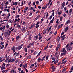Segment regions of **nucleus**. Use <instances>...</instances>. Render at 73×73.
<instances>
[{"label": "nucleus", "mask_w": 73, "mask_h": 73, "mask_svg": "<svg viewBox=\"0 0 73 73\" xmlns=\"http://www.w3.org/2000/svg\"><path fill=\"white\" fill-rule=\"evenodd\" d=\"M65 50V48H63L62 49V51L61 54V55H65L66 54V50Z\"/></svg>", "instance_id": "nucleus-1"}, {"label": "nucleus", "mask_w": 73, "mask_h": 73, "mask_svg": "<svg viewBox=\"0 0 73 73\" xmlns=\"http://www.w3.org/2000/svg\"><path fill=\"white\" fill-rule=\"evenodd\" d=\"M23 44H22L21 45L19 46H18L16 47L15 49L16 50H17L18 49L19 50H20V49H21L23 48Z\"/></svg>", "instance_id": "nucleus-2"}, {"label": "nucleus", "mask_w": 73, "mask_h": 73, "mask_svg": "<svg viewBox=\"0 0 73 73\" xmlns=\"http://www.w3.org/2000/svg\"><path fill=\"white\" fill-rule=\"evenodd\" d=\"M35 26V23H34L32 25H31V26L29 27V29H31V28H34Z\"/></svg>", "instance_id": "nucleus-3"}, {"label": "nucleus", "mask_w": 73, "mask_h": 73, "mask_svg": "<svg viewBox=\"0 0 73 73\" xmlns=\"http://www.w3.org/2000/svg\"><path fill=\"white\" fill-rule=\"evenodd\" d=\"M40 22L39 21H38L37 22L36 24V28H38L39 27H40V25H39V24H40Z\"/></svg>", "instance_id": "nucleus-4"}, {"label": "nucleus", "mask_w": 73, "mask_h": 73, "mask_svg": "<svg viewBox=\"0 0 73 73\" xmlns=\"http://www.w3.org/2000/svg\"><path fill=\"white\" fill-rule=\"evenodd\" d=\"M32 35H30L29 36V37L28 38V40H32Z\"/></svg>", "instance_id": "nucleus-5"}, {"label": "nucleus", "mask_w": 73, "mask_h": 73, "mask_svg": "<svg viewBox=\"0 0 73 73\" xmlns=\"http://www.w3.org/2000/svg\"><path fill=\"white\" fill-rule=\"evenodd\" d=\"M8 32H5V33H4V36H5V38L7 36V35H8Z\"/></svg>", "instance_id": "nucleus-6"}, {"label": "nucleus", "mask_w": 73, "mask_h": 73, "mask_svg": "<svg viewBox=\"0 0 73 73\" xmlns=\"http://www.w3.org/2000/svg\"><path fill=\"white\" fill-rule=\"evenodd\" d=\"M55 68L54 66H52L51 68V69H52V72H54L55 71Z\"/></svg>", "instance_id": "nucleus-7"}, {"label": "nucleus", "mask_w": 73, "mask_h": 73, "mask_svg": "<svg viewBox=\"0 0 73 73\" xmlns=\"http://www.w3.org/2000/svg\"><path fill=\"white\" fill-rule=\"evenodd\" d=\"M15 49H16V48H15V47L13 46L12 48H11V50H13V53H15Z\"/></svg>", "instance_id": "nucleus-8"}, {"label": "nucleus", "mask_w": 73, "mask_h": 73, "mask_svg": "<svg viewBox=\"0 0 73 73\" xmlns=\"http://www.w3.org/2000/svg\"><path fill=\"white\" fill-rule=\"evenodd\" d=\"M21 37L20 35H18L16 37V41H17L19 39V38H21Z\"/></svg>", "instance_id": "nucleus-9"}, {"label": "nucleus", "mask_w": 73, "mask_h": 73, "mask_svg": "<svg viewBox=\"0 0 73 73\" xmlns=\"http://www.w3.org/2000/svg\"><path fill=\"white\" fill-rule=\"evenodd\" d=\"M40 15H38L37 16L35 19V20H38L40 18Z\"/></svg>", "instance_id": "nucleus-10"}, {"label": "nucleus", "mask_w": 73, "mask_h": 73, "mask_svg": "<svg viewBox=\"0 0 73 73\" xmlns=\"http://www.w3.org/2000/svg\"><path fill=\"white\" fill-rule=\"evenodd\" d=\"M30 33L29 32V31H28V32L26 33L25 35L26 36H29V35Z\"/></svg>", "instance_id": "nucleus-11"}, {"label": "nucleus", "mask_w": 73, "mask_h": 73, "mask_svg": "<svg viewBox=\"0 0 73 73\" xmlns=\"http://www.w3.org/2000/svg\"><path fill=\"white\" fill-rule=\"evenodd\" d=\"M9 23H13V21L11 19H10L8 21Z\"/></svg>", "instance_id": "nucleus-12"}, {"label": "nucleus", "mask_w": 73, "mask_h": 73, "mask_svg": "<svg viewBox=\"0 0 73 73\" xmlns=\"http://www.w3.org/2000/svg\"><path fill=\"white\" fill-rule=\"evenodd\" d=\"M57 39L58 42H60V37H57Z\"/></svg>", "instance_id": "nucleus-13"}, {"label": "nucleus", "mask_w": 73, "mask_h": 73, "mask_svg": "<svg viewBox=\"0 0 73 73\" xmlns=\"http://www.w3.org/2000/svg\"><path fill=\"white\" fill-rule=\"evenodd\" d=\"M27 48L26 47H25L24 48V51L25 52V53H27Z\"/></svg>", "instance_id": "nucleus-14"}, {"label": "nucleus", "mask_w": 73, "mask_h": 73, "mask_svg": "<svg viewBox=\"0 0 73 73\" xmlns=\"http://www.w3.org/2000/svg\"><path fill=\"white\" fill-rule=\"evenodd\" d=\"M5 69V67L3 66L1 67V70H3L4 69Z\"/></svg>", "instance_id": "nucleus-15"}, {"label": "nucleus", "mask_w": 73, "mask_h": 73, "mask_svg": "<svg viewBox=\"0 0 73 73\" xmlns=\"http://www.w3.org/2000/svg\"><path fill=\"white\" fill-rule=\"evenodd\" d=\"M65 2H63V3H62V7H64V6H65Z\"/></svg>", "instance_id": "nucleus-16"}, {"label": "nucleus", "mask_w": 73, "mask_h": 73, "mask_svg": "<svg viewBox=\"0 0 73 73\" xmlns=\"http://www.w3.org/2000/svg\"><path fill=\"white\" fill-rule=\"evenodd\" d=\"M61 43H59L58 44L57 46L58 48H60V46H61Z\"/></svg>", "instance_id": "nucleus-17"}, {"label": "nucleus", "mask_w": 73, "mask_h": 73, "mask_svg": "<svg viewBox=\"0 0 73 73\" xmlns=\"http://www.w3.org/2000/svg\"><path fill=\"white\" fill-rule=\"evenodd\" d=\"M70 20H68L66 22L67 24H68L69 23H70Z\"/></svg>", "instance_id": "nucleus-18"}, {"label": "nucleus", "mask_w": 73, "mask_h": 73, "mask_svg": "<svg viewBox=\"0 0 73 73\" xmlns=\"http://www.w3.org/2000/svg\"><path fill=\"white\" fill-rule=\"evenodd\" d=\"M43 31V34L44 35H45V33H46V30L44 29Z\"/></svg>", "instance_id": "nucleus-19"}, {"label": "nucleus", "mask_w": 73, "mask_h": 73, "mask_svg": "<svg viewBox=\"0 0 73 73\" xmlns=\"http://www.w3.org/2000/svg\"><path fill=\"white\" fill-rule=\"evenodd\" d=\"M25 30V28L24 27L21 29V31L23 32H24Z\"/></svg>", "instance_id": "nucleus-20"}, {"label": "nucleus", "mask_w": 73, "mask_h": 73, "mask_svg": "<svg viewBox=\"0 0 73 73\" xmlns=\"http://www.w3.org/2000/svg\"><path fill=\"white\" fill-rule=\"evenodd\" d=\"M68 28H69L68 27H66L64 30V32H66V31L68 29Z\"/></svg>", "instance_id": "nucleus-21"}, {"label": "nucleus", "mask_w": 73, "mask_h": 73, "mask_svg": "<svg viewBox=\"0 0 73 73\" xmlns=\"http://www.w3.org/2000/svg\"><path fill=\"white\" fill-rule=\"evenodd\" d=\"M72 11H73V9H71L69 10V13H72Z\"/></svg>", "instance_id": "nucleus-22"}, {"label": "nucleus", "mask_w": 73, "mask_h": 73, "mask_svg": "<svg viewBox=\"0 0 73 73\" xmlns=\"http://www.w3.org/2000/svg\"><path fill=\"white\" fill-rule=\"evenodd\" d=\"M38 35H37L35 37V38H36V40H37L38 39Z\"/></svg>", "instance_id": "nucleus-23"}, {"label": "nucleus", "mask_w": 73, "mask_h": 73, "mask_svg": "<svg viewBox=\"0 0 73 73\" xmlns=\"http://www.w3.org/2000/svg\"><path fill=\"white\" fill-rule=\"evenodd\" d=\"M53 21H54V19H52L50 21V23L52 24H53Z\"/></svg>", "instance_id": "nucleus-24"}, {"label": "nucleus", "mask_w": 73, "mask_h": 73, "mask_svg": "<svg viewBox=\"0 0 73 73\" xmlns=\"http://www.w3.org/2000/svg\"><path fill=\"white\" fill-rule=\"evenodd\" d=\"M62 19H63V17H61L60 18V21H62Z\"/></svg>", "instance_id": "nucleus-25"}, {"label": "nucleus", "mask_w": 73, "mask_h": 73, "mask_svg": "<svg viewBox=\"0 0 73 73\" xmlns=\"http://www.w3.org/2000/svg\"><path fill=\"white\" fill-rule=\"evenodd\" d=\"M62 11H60L59 12H58V15H61V13L62 12Z\"/></svg>", "instance_id": "nucleus-26"}, {"label": "nucleus", "mask_w": 73, "mask_h": 73, "mask_svg": "<svg viewBox=\"0 0 73 73\" xmlns=\"http://www.w3.org/2000/svg\"><path fill=\"white\" fill-rule=\"evenodd\" d=\"M13 61H15V59H11V62H13Z\"/></svg>", "instance_id": "nucleus-27"}, {"label": "nucleus", "mask_w": 73, "mask_h": 73, "mask_svg": "<svg viewBox=\"0 0 73 73\" xmlns=\"http://www.w3.org/2000/svg\"><path fill=\"white\" fill-rule=\"evenodd\" d=\"M57 62H58V60H56V61L55 60V61L54 62V64H57Z\"/></svg>", "instance_id": "nucleus-28"}, {"label": "nucleus", "mask_w": 73, "mask_h": 73, "mask_svg": "<svg viewBox=\"0 0 73 73\" xmlns=\"http://www.w3.org/2000/svg\"><path fill=\"white\" fill-rule=\"evenodd\" d=\"M0 37L1 38V40H3V36H2V35H1Z\"/></svg>", "instance_id": "nucleus-29"}, {"label": "nucleus", "mask_w": 73, "mask_h": 73, "mask_svg": "<svg viewBox=\"0 0 73 73\" xmlns=\"http://www.w3.org/2000/svg\"><path fill=\"white\" fill-rule=\"evenodd\" d=\"M54 56L55 57H56V58H58V57H59V55H55Z\"/></svg>", "instance_id": "nucleus-30"}, {"label": "nucleus", "mask_w": 73, "mask_h": 73, "mask_svg": "<svg viewBox=\"0 0 73 73\" xmlns=\"http://www.w3.org/2000/svg\"><path fill=\"white\" fill-rule=\"evenodd\" d=\"M47 7H48V5H46L44 7V9H46V8H47Z\"/></svg>", "instance_id": "nucleus-31"}, {"label": "nucleus", "mask_w": 73, "mask_h": 73, "mask_svg": "<svg viewBox=\"0 0 73 73\" xmlns=\"http://www.w3.org/2000/svg\"><path fill=\"white\" fill-rule=\"evenodd\" d=\"M48 49V46H46L45 48H44V50H46Z\"/></svg>", "instance_id": "nucleus-32"}, {"label": "nucleus", "mask_w": 73, "mask_h": 73, "mask_svg": "<svg viewBox=\"0 0 73 73\" xmlns=\"http://www.w3.org/2000/svg\"><path fill=\"white\" fill-rule=\"evenodd\" d=\"M70 45L72 46V45L73 44V41H72L70 43Z\"/></svg>", "instance_id": "nucleus-33"}, {"label": "nucleus", "mask_w": 73, "mask_h": 73, "mask_svg": "<svg viewBox=\"0 0 73 73\" xmlns=\"http://www.w3.org/2000/svg\"><path fill=\"white\" fill-rule=\"evenodd\" d=\"M31 55H29V56H28L27 57V58L28 59H29L30 58H31Z\"/></svg>", "instance_id": "nucleus-34"}, {"label": "nucleus", "mask_w": 73, "mask_h": 73, "mask_svg": "<svg viewBox=\"0 0 73 73\" xmlns=\"http://www.w3.org/2000/svg\"><path fill=\"white\" fill-rule=\"evenodd\" d=\"M19 17V15H18L15 17V18L16 19H17Z\"/></svg>", "instance_id": "nucleus-35"}, {"label": "nucleus", "mask_w": 73, "mask_h": 73, "mask_svg": "<svg viewBox=\"0 0 73 73\" xmlns=\"http://www.w3.org/2000/svg\"><path fill=\"white\" fill-rule=\"evenodd\" d=\"M8 44L7 43H6V45L5 46V48H7V46H8Z\"/></svg>", "instance_id": "nucleus-36"}, {"label": "nucleus", "mask_w": 73, "mask_h": 73, "mask_svg": "<svg viewBox=\"0 0 73 73\" xmlns=\"http://www.w3.org/2000/svg\"><path fill=\"white\" fill-rule=\"evenodd\" d=\"M70 47H68L67 48V50L68 51L69 50H70Z\"/></svg>", "instance_id": "nucleus-37"}, {"label": "nucleus", "mask_w": 73, "mask_h": 73, "mask_svg": "<svg viewBox=\"0 0 73 73\" xmlns=\"http://www.w3.org/2000/svg\"><path fill=\"white\" fill-rule=\"evenodd\" d=\"M6 72V70H3L2 71V73H5Z\"/></svg>", "instance_id": "nucleus-38"}, {"label": "nucleus", "mask_w": 73, "mask_h": 73, "mask_svg": "<svg viewBox=\"0 0 73 73\" xmlns=\"http://www.w3.org/2000/svg\"><path fill=\"white\" fill-rule=\"evenodd\" d=\"M48 58H49V56H48V55L47 56L46 58V60H48Z\"/></svg>", "instance_id": "nucleus-39"}, {"label": "nucleus", "mask_w": 73, "mask_h": 73, "mask_svg": "<svg viewBox=\"0 0 73 73\" xmlns=\"http://www.w3.org/2000/svg\"><path fill=\"white\" fill-rule=\"evenodd\" d=\"M4 43V42H2L0 43V45H3Z\"/></svg>", "instance_id": "nucleus-40"}, {"label": "nucleus", "mask_w": 73, "mask_h": 73, "mask_svg": "<svg viewBox=\"0 0 73 73\" xmlns=\"http://www.w3.org/2000/svg\"><path fill=\"white\" fill-rule=\"evenodd\" d=\"M6 27L7 28H8H8H9V25H7L6 26Z\"/></svg>", "instance_id": "nucleus-41"}, {"label": "nucleus", "mask_w": 73, "mask_h": 73, "mask_svg": "<svg viewBox=\"0 0 73 73\" xmlns=\"http://www.w3.org/2000/svg\"><path fill=\"white\" fill-rule=\"evenodd\" d=\"M8 62V63H9L10 62H11V59H9Z\"/></svg>", "instance_id": "nucleus-42"}, {"label": "nucleus", "mask_w": 73, "mask_h": 73, "mask_svg": "<svg viewBox=\"0 0 73 73\" xmlns=\"http://www.w3.org/2000/svg\"><path fill=\"white\" fill-rule=\"evenodd\" d=\"M44 58H42L41 59H40L41 61L42 62L44 61Z\"/></svg>", "instance_id": "nucleus-43"}, {"label": "nucleus", "mask_w": 73, "mask_h": 73, "mask_svg": "<svg viewBox=\"0 0 73 73\" xmlns=\"http://www.w3.org/2000/svg\"><path fill=\"white\" fill-rule=\"evenodd\" d=\"M4 45H2L1 47V49H3V48H4Z\"/></svg>", "instance_id": "nucleus-44"}, {"label": "nucleus", "mask_w": 73, "mask_h": 73, "mask_svg": "<svg viewBox=\"0 0 73 73\" xmlns=\"http://www.w3.org/2000/svg\"><path fill=\"white\" fill-rule=\"evenodd\" d=\"M52 18V15H51L49 17V20H51Z\"/></svg>", "instance_id": "nucleus-45"}, {"label": "nucleus", "mask_w": 73, "mask_h": 73, "mask_svg": "<svg viewBox=\"0 0 73 73\" xmlns=\"http://www.w3.org/2000/svg\"><path fill=\"white\" fill-rule=\"evenodd\" d=\"M31 4V1H30V2L28 3V5H30Z\"/></svg>", "instance_id": "nucleus-46"}, {"label": "nucleus", "mask_w": 73, "mask_h": 73, "mask_svg": "<svg viewBox=\"0 0 73 73\" xmlns=\"http://www.w3.org/2000/svg\"><path fill=\"white\" fill-rule=\"evenodd\" d=\"M41 38H42V36L39 37V40H41Z\"/></svg>", "instance_id": "nucleus-47"}, {"label": "nucleus", "mask_w": 73, "mask_h": 73, "mask_svg": "<svg viewBox=\"0 0 73 73\" xmlns=\"http://www.w3.org/2000/svg\"><path fill=\"white\" fill-rule=\"evenodd\" d=\"M57 33V31H56L54 33V35H56Z\"/></svg>", "instance_id": "nucleus-48"}, {"label": "nucleus", "mask_w": 73, "mask_h": 73, "mask_svg": "<svg viewBox=\"0 0 73 73\" xmlns=\"http://www.w3.org/2000/svg\"><path fill=\"white\" fill-rule=\"evenodd\" d=\"M21 70V68H19L18 69V70L19 71H20Z\"/></svg>", "instance_id": "nucleus-49"}, {"label": "nucleus", "mask_w": 73, "mask_h": 73, "mask_svg": "<svg viewBox=\"0 0 73 73\" xmlns=\"http://www.w3.org/2000/svg\"><path fill=\"white\" fill-rule=\"evenodd\" d=\"M53 33V31H51L49 34V35H52Z\"/></svg>", "instance_id": "nucleus-50"}, {"label": "nucleus", "mask_w": 73, "mask_h": 73, "mask_svg": "<svg viewBox=\"0 0 73 73\" xmlns=\"http://www.w3.org/2000/svg\"><path fill=\"white\" fill-rule=\"evenodd\" d=\"M51 37H50V38H48V39L47 40V41H49V40H50V39H51Z\"/></svg>", "instance_id": "nucleus-51"}, {"label": "nucleus", "mask_w": 73, "mask_h": 73, "mask_svg": "<svg viewBox=\"0 0 73 73\" xmlns=\"http://www.w3.org/2000/svg\"><path fill=\"white\" fill-rule=\"evenodd\" d=\"M60 27H61V26L60 25H58V29H60Z\"/></svg>", "instance_id": "nucleus-52"}, {"label": "nucleus", "mask_w": 73, "mask_h": 73, "mask_svg": "<svg viewBox=\"0 0 73 73\" xmlns=\"http://www.w3.org/2000/svg\"><path fill=\"white\" fill-rule=\"evenodd\" d=\"M41 51H40L37 55H40V54H41Z\"/></svg>", "instance_id": "nucleus-53"}, {"label": "nucleus", "mask_w": 73, "mask_h": 73, "mask_svg": "<svg viewBox=\"0 0 73 73\" xmlns=\"http://www.w3.org/2000/svg\"><path fill=\"white\" fill-rule=\"evenodd\" d=\"M65 35H64L62 36H61V38H64V37H65Z\"/></svg>", "instance_id": "nucleus-54"}, {"label": "nucleus", "mask_w": 73, "mask_h": 73, "mask_svg": "<svg viewBox=\"0 0 73 73\" xmlns=\"http://www.w3.org/2000/svg\"><path fill=\"white\" fill-rule=\"evenodd\" d=\"M38 62H40V61H41V59L38 58Z\"/></svg>", "instance_id": "nucleus-55"}, {"label": "nucleus", "mask_w": 73, "mask_h": 73, "mask_svg": "<svg viewBox=\"0 0 73 73\" xmlns=\"http://www.w3.org/2000/svg\"><path fill=\"white\" fill-rule=\"evenodd\" d=\"M60 64H61V62H59L57 64L58 66H59V65H60Z\"/></svg>", "instance_id": "nucleus-56"}, {"label": "nucleus", "mask_w": 73, "mask_h": 73, "mask_svg": "<svg viewBox=\"0 0 73 73\" xmlns=\"http://www.w3.org/2000/svg\"><path fill=\"white\" fill-rule=\"evenodd\" d=\"M34 52L33 50H32L31 51V53H33Z\"/></svg>", "instance_id": "nucleus-57"}, {"label": "nucleus", "mask_w": 73, "mask_h": 73, "mask_svg": "<svg viewBox=\"0 0 73 73\" xmlns=\"http://www.w3.org/2000/svg\"><path fill=\"white\" fill-rule=\"evenodd\" d=\"M56 58H51V59H52V60H54Z\"/></svg>", "instance_id": "nucleus-58"}, {"label": "nucleus", "mask_w": 73, "mask_h": 73, "mask_svg": "<svg viewBox=\"0 0 73 73\" xmlns=\"http://www.w3.org/2000/svg\"><path fill=\"white\" fill-rule=\"evenodd\" d=\"M68 46H69V44H67L65 48H68Z\"/></svg>", "instance_id": "nucleus-59"}, {"label": "nucleus", "mask_w": 73, "mask_h": 73, "mask_svg": "<svg viewBox=\"0 0 73 73\" xmlns=\"http://www.w3.org/2000/svg\"><path fill=\"white\" fill-rule=\"evenodd\" d=\"M16 21H17V19H15V20L14 21V23H16Z\"/></svg>", "instance_id": "nucleus-60"}, {"label": "nucleus", "mask_w": 73, "mask_h": 73, "mask_svg": "<svg viewBox=\"0 0 73 73\" xmlns=\"http://www.w3.org/2000/svg\"><path fill=\"white\" fill-rule=\"evenodd\" d=\"M28 9V7H27L25 8V11H27V9Z\"/></svg>", "instance_id": "nucleus-61"}, {"label": "nucleus", "mask_w": 73, "mask_h": 73, "mask_svg": "<svg viewBox=\"0 0 73 73\" xmlns=\"http://www.w3.org/2000/svg\"><path fill=\"white\" fill-rule=\"evenodd\" d=\"M38 8H39V9H41V7L40 6H38Z\"/></svg>", "instance_id": "nucleus-62"}, {"label": "nucleus", "mask_w": 73, "mask_h": 73, "mask_svg": "<svg viewBox=\"0 0 73 73\" xmlns=\"http://www.w3.org/2000/svg\"><path fill=\"white\" fill-rule=\"evenodd\" d=\"M72 49V47H70V50H71Z\"/></svg>", "instance_id": "nucleus-63"}, {"label": "nucleus", "mask_w": 73, "mask_h": 73, "mask_svg": "<svg viewBox=\"0 0 73 73\" xmlns=\"http://www.w3.org/2000/svg\"><path fill=\"white\" fill-rule=\"evenodd\" d=\"M10 16H11V15H10V13H9V14L8 15V17H9Z\"/></svg>", "instance_id": "nucleus-64"}]
</instances>
